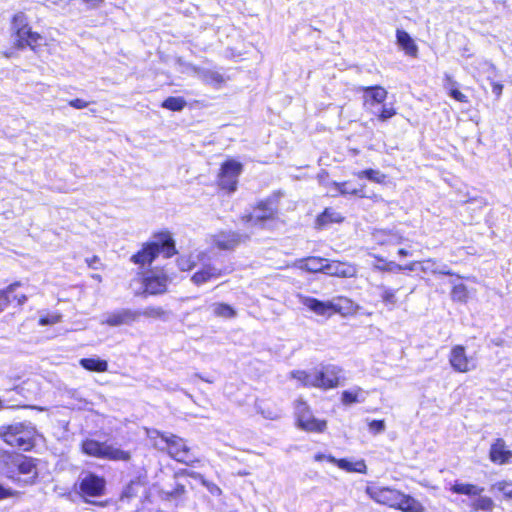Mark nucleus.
I'll list each match as a JSON object with an SVG mask.
<instances>
[{
	"mask_svg": "<svg viewBox=\"0 0 512 512\" xmlns=\"http://www.w3.org/2000/svg\"><path fill=\"white\" fill-rule=\"evenodd\" d=\"M0 473L21 486L34 484L38 477L35 459L2 449H0Z\"/></svg>",
	"mask_w": 512,
	"mask_h": 512,
	"instance_id": "nucleus-1",
	"label": "nucleus"
},
{
	"mask_svg": "<svg viewBox=\"0 0 512 512\" xmlns=\"http://www.w3.org/2000/svg\"><path fill=\"white\" fill-rule=\"evenodd\" d=\"M149 437L156 449L167 452L175 461L188 466L200 463V460L183 438L171 433H161L157 430L153 431Z\"/></svg>",
	"mask_w": 512,
	"mask_h": 512,
	"instance_id": "nucleus-2",
	"label": "nucleus"
},
{
	"mask_svg": "<svg viewBox=\"0 0 512 512\" xmlns=\"http://www.w3.org/2000/svg\"><path fill=\"white\" fill-rule=\"evenodd\" d=\"M163 253L166 258L176 254L175 242L169 232L154 235V241L143 245L142 249L131 256V262L137 265H150L156 257Z\"/></svg>",
	"mask_w": 512,
	"mask_h": 512,
	"instance_id": "nucleus-3",
	"label": "nucleus"
},
{
	"mask_svg": "<svg viewBox=\"0 0 512 512\" xmlns=\"http://www.w3.org/2000/svg\"><path fill=\"white\" fill-rule=\"evenodd\" d=\"M82 452L86 455L106 459L111 461L128 462L131 459V453L120 447L108 444L107 442H99L94 439H86L81 445Z\"/></svg>",
	"mask_w": 512,
	"mask_h": 512,
	"instance_id": "nucleus-4",
	"label": "nucleus"
},
{
	"mask_svg": "<svg viewBox=\"0 0 512 512\" xmlns=\"http://www.w3.org/2000/svg\"><path fill=\"white\" fill-rule=\"evenodd\" d=\"M34 430L23 424L10 425L0 429V437L11 447L28 451L33 445Z\"/></svg>",
	"mask_w": 512,
	"mask_h": 512,
	"instance_id": "nucleus-5",
	"label": "nucleus"
},
{
	"mask_svg": "<svg viewBox=\"0 0 512 512\" xmlns=\"http://www.w3.org/2000/svg\"><path fill=\"white\" fill-rule=\"evenodd\" d=\"M277 214V203L274 199L268 198L260 201L253 212L244 214L241 220L250 226L264 227L267 220L274 219Z\"/></svg>",
	"mask_w": 512,
	"mask_h": 512,
	"instance_id": "nucleus-6",
	"label": "nucleus"
},
{
	"mask_svg": "<svg viewBox=\"0 0 512 512\" xmlns=\"http://www.w3.org/2000/svg\"><path fill=\"white\" fill-rule=\"evenodd\" d=\"M243 172V165L234 159L226 160L220 168L218 174V186L228 193H234L237 190L238 179Z\"/></svg>",
	"mask_w": 512,
	"mask_h": 512,
	"instance_id": "nucleus-7",
	"label": "nucleus"
},
{
	"mask_svg": "<svg viewBox=\"0 0 512 512\" xmlns=\"http://www.w3.org/2000/svg\"><path fill=\"white\" fill-rule=\"evenodd\" d=\"M295 415L298 426L305 431L321 433L326 429V421L315 418L310 407L301 399L296 401Z\"/></svg>",
	"mask_w": 512,
	"mask_h": 512,
	"instance_id": "nucleus-8",
	"label": "nucleus"
},
{
	"mask_svg": "<svg viewBox=\"0 0 512 512\" xmlns=\"http://www.w3.org/2000/svg\"><path fill=\"white\" fill-rule=\"evenodd\" d=\"M106 480L94 473H86L82 476L79 483V489L83 496L100 497L104 494Z\"/></svg>",
	"mask_w": 512,
	"mask_h": 512,
	"instance_id": "nucleus-9",
	"label": "nucleus"
},
{
	"mask_svg": "<svg viewBox=\"0 0 512 512\" xmlns=\"http://www.w3.org/2000/svg\"><path fill=\"white\" fill-rule=\"evenodd\" d=\"M449 363L454 371L460 373L469 372L476 367L474 359L467 356L466 349L462 345L452 347L449 354Z\"/></svg>",
	"mask_w": 512,
	"mask_h": 512,
	"instance_id": "nucleus-10",
	"label": "nucleus"
},
{
	"mask_svg": "<svg viewBox=\"0 0 512 512\" xmlns=\"http://www.w3.org/2000/svg\"><path fill=\"white\" fill-rule=\"evenodd\" d=\"M366 493L377 503L397 508L400 491L388 487L368 486Z\"/></svg>",
	"mask_w": 512,
	"mask_h": 512,
	"instance_id": "nucleus-11",
	"label": "nucleus"
},
{
	"mask_svg": "<svg viewBox=\"0 0 512 512\" xmlns=\"http://www.w3.org/2000/svg\"><path fill=\"white\" fill-rule=\"evenodd\" d=\"M317 376L320 382V389H332L339 385L342 369L336 365L327 364L316 368Z\"/></svg>",
	"mask_w": 512,
	"mask_h": 512,
	"instance_id": "nucleus-12",
	"label": "nucleus"
},
{
	"mask_svg": "<svg viewBox=\"0 0 512 512\" xmlns=\"http://www.w3.org/2000/svg\"><path fill=\"white\" fill-rule=\"evenodd\" d=\"M359 91L363 92L364 110H372L374 105L382 106L388 95L387 90L382 86H362Z\"/></svg>",
	"mask_w": 512,
	"mask_h": 512,
	"instance_id": "nucleus-13",
	"label": "nucleus"
},
{
	"mask_svg": "<svg viewBox=\"0 0 512 512\" xmlns=\"http://www.w3.org/2000/svg\"><path fill=\"white\" fill-rule=\"evenodd\" d=\"M13 37L18 49L30 47L32 50H35L39 41L43 40L42 36L37 32H33L29 25L24 27V29L15 31Z\"/></svg>",
	"mask_w": 512,
	"mask_h": 512,
	"instance_id": "nucleus-14",
	"label": "nucleus"
},
{
	"mask_svg": "<svg viewBox=\"0 0 512 512\" xmlns=\"http://www.w3.org/2000/svg\"><path fill=\"white\" fill-rule=\"evenodd\" d=\"M168 277L159 274H147L143 278L144 292L150 295L163 294L167 291Z\"/></svg>",
	"mask_w": 512,
	"mask_h": 512,
	"instance_id": "nucleus-15",
	"label": "nucleus"
},
{
	"mask_svg": "<svg viewBox=\"0 0 512 512\" xmlns=\"http://www.w3.org/2000/svg\"><path fill=\"white\" fill-rule=\"evenodd\" d=\"M300 303L317 315H327L330 311H339V308L330 301L324 302L310 296H299Z\"/></svg>",
	"mask_w": 512,
	"mask_h": 512,
	"instance_id": "nucleus-16",
	"label": "nucleus"
},
{
	"mask_svg": "<svg viewBox=\"0 0 512 512\" xmlns=\"http://www.w3.org/2000/svg\"><path fill=\"white\" fill-rule=\"evenodd\" d=\"M139 316L140 313H138V311H133L131 309H121L108 314L103 323L113 327L128 325L136 321Z\"/></svg>",
	"mask_w": 512,
	"mask_h": 512,
	"instance_id": "nucleus-17",
	"label": "nucleus"
},
{
	"mask_svg": "<svg viewBox=\"0 0 512 512\" xmlns=\"http://www.w3.org/2000/svg\"><path fill=\"white\" fill-rule=\"evenodd\" d=\"M243 236L234 231H222L213 237V243L221 250H232L242 241Z\"/></svg>",
	"mask_w": 512,
	"mask_h": 512,
	"instance_id": "nucleus-18",
	"label": "nucleus"
},
{
	"mask_svg": "<svg viewBox=\"0 0 512 512\" xmlns=\"http://www.w3.org/2000/svg\"><path fill=\"white\" fill-rule=\"evenodd\" d=\"M489 456L492 462L502 465L510 461L512 451L506 449L505 441L502 438H498L491 445Z\"/></svg>",
	"mask_w": 512,
	"mask_h": 512,
	"instance_id": "nucleus-19",
	"label": "nucleus"
},
{
	"mask_svg": "<svg viewBox=\"0 0 512 512\" xmlns=\"http://www.w3.org/2000/svg\"><path fill=\"white\" fill-rule=\"evenodd\" d=\"M222 275L221 269L211 265L205 264L198 271H196L191 280L196 285H202L211 279H216Z\"/></svg>",
	"mask_w": 512,
	"mask_h": 512,
	"instance_id": "nucleus-20",
	"label": "nucleus"
},
{
	"mask_svg": "<svg viewBox=\"0 0 512 512\" xmlns=\"http://www.w3.org/2000/svg\"><path fill=\"white\" fill-rule=\"evenodd\" d=\"M355 273V268L351 265L326 259L324 274L338 277H351Z\"/></svg>",
	"mask_w": 512,
	"mask_h": 512,
	"instance_id": "nucleus-21",
	"label": "nucleus"
},
{
	"mask_svg": "<svg viewBox=\"0 0 512 512\" xmlns=\"http://www.w3.org/2000/svg\"><path fill=\"white\" fill-rule=\"evenodd\" d=\"M197 77L205 84L219 87L224 82V77L217 71L193 66Z\"/></svg>",
	"mask_w": 512,
	"mask_h": 512,
	"instance_id": "nucleus-22",
	"label": "nucleus"
},
{
	"mask_svg": "<svg viewBox=\"0 0 512 512\" xmlns=\"http://www.w3.org/2000/svg\"><path fill=\"white\" fill-rule=\"evenodd\" d=\"M291 378L296 379L304 387L320 388V382L317 376L316 368L311 371L294 370L290 373Z\"/></svg>",
	"mask_w": 512,
	"mask_h": 512,
	"instance_id": "nucleus-23",
	"label": "nucleus"
},
{
	"mask_svg": "<svg viewBox=\"0 0 512 512\" xmlns=\"http://www.w3.org/2000/svg\"><path fill=\"white\" fill-rule=\"evenodd\" d=\"M19 286V283L11 284L7 289L0 290V312L13 300H16L19 305L26 301L24 294H14L15 289Z\"/></svg>",
	"mask_w": 512,
	"mask_h": 512,
	"instance_id": "nucleus-24",
	"label": "nucleus"
},
{
	"mask_svg": "<svg viewBox=\"0 0 512 512\" xmlns=\"http://www.w3.org/2000/svg\"><path fill=\"white\" fill-rule=\"evenodd\" d=\"M396 509L402 512H425V507L417 499L402 492Z\"/></svg>",
	"mask_w": 512,
	"mask_h": 512,
	"instance_id": "nucleus-25",
	"label": "nucleus"
},
{
	"mask_svg": "<svg viewBox=\"0 0 512 512\" xmlns=\"http://www.w3.org/2000/svg\"><path fill=\"white\" fill-rule=\"evenodd\" d=\"M327 461L337 465L340 469H343L347 472H358V473H366V464L363 460L352 463L346 459H336L332 455L327 457Z\"/></svg>",
	"mask_w": 512,
	"mask_h": 512,
	"instance_id": "nucleus-26",
	"label": "nucleus"
},
{
	"mask_svg": "<svg viewBox=\"0 0 512 512\" xmlns=\"http://www.w3.org/2000/svg\"><path fill=\"white\" fill-rule=\"evenodd\" d=\"M326 259L321 257H308L298 261V267L311 273H324Z\"/></svg>",
	"mask_w": 512,
	"mask_h": 512,
	"instance_id": "nucleus-27",
	"label": "nucleus"
},
{
	"mask_svg": "<svg viewBox=\"0 0 512 512\" xmlns=\"http://www.w3.org/2000/svg\"><path fill=\"white\" fill-rule=\"evenodd\" d=\"M396 38L397 43L405 50L406 54L413 57L417 55L418 48L406 31L398 29L396 32Z\"/></svg>",
	"mask_w": 512,
	"mask_h": 512,
	"instance_id": "nucleus-28",
	"label": "nucleus"
},
{
	"mask_svg": "<svg viewBox=\"0 0 512 512\" xmlns=\"http://www.w3.org/2000/svg\"><path fill=\"white\" fill-rule=\"evenodd\" d=\"M451 491L456 494H463L474 497L479 496L484 491V488L474 484L456 482L451 487Z\"/></svg>",
	"mask_w": 512,
	"mask_h": 512,
	"instance_id": "nucleus-29",
	"label": "nucleus"
},
{
	"mask_svg": "<svg viewBox=\"0 0 512 512\" xmlns=\"http://www.w3.org/2000/svg\"><path fill=\"white\" fill-rule=\"evenodd\" d=\"M363 390L360 387H354L351 390L342 392L341 401L344 405H351L353 403L364 402Z\"/></svg>",
	"mask_w": 512,
	"mask_h": 512,
	"instance_id": "nucleus-30",
	"label": "nucleus"
},
{
	"mask_svg": "<svg viewBox=\"0 0 512 512\" xmlns=\"http://www.w3.org/2000/svg\"><path fill=\"white\" fill-rule=\"evenodd\" d=\"M472 512L484 511L492 512L495 507L494 501L487 496H481V494L471 502Z\"/></svg>",
	"mask_w": 512,
	"mask_h": 512,
	"instance_id": "nucleus-31",
	"label": "nucleus"
},
{
	"mask_svg": "<svg viewBox=\"0 0 512 512\" xmlns=\"http://www.w3.org/2000/svg\"><path fill=\"white\" fill-rule=\"evenodd\" d=\"M80 365L86 370L95 372H105L108 369L107 361L95 358H83L80 360Z\"/></svg>",
	"mask_w": 512,
	"mask_h": 512,
	"instance_id": "nucleus-32",
	"label": "nucleus"
},
{
	"mask_svg": "<svg viewBox=\"0 0 512 512\" xmlns=\"http://www.w3.org/2000/svg\"><path fill=\"white\" fill-rule=\"evenodd\" d=\"M380 290V298L382 302L391 310L397 304L396 290L391 289L385 285L378 286Z\"/></svg>",
	"mask_w": 512,
	"mask_h": 512,
	"instance_id": "nucleus-33",
	"label": "nucleus"
},
{
	"mask_svg": "<svg viewBox=\"0 0 512 512\" xmlns=\"http://www.w3.org/2000/svg\"><path fill=\"white\" fill-rule=\"evenodd\" d=\"M343 220V217L340 213L336 212L332 208H326L322 214H320L317 218V223L320 226L326 225L328 223H338Z\"/></svg>",
	"mask_w": 512,
	"mask_h": 512,
	"instance_id": "nucleus-34",
	"label": "nucleus"
},
{
	"mask_svg": "<svg viewBox=\"0 0 512 512\" xmlns=\"http://www.w3.org/2000/svg\"><path fill=\"white\" fill-rule=\"evenodd\" d=\"M211 308L216 317L229 319L236 316L235 309L226 303H214Z\"/></svg>",
	"mask_w": 512,
	"mask_h": 512,
	"instance_id": "nucleus-35",
	"label": "nucleus"
},
{
	"mask_svg": "<svg viewBox=\"0 0 512 512\" xmlns=\"http://www.w3.org/2000/svg\"><path fill=\"white\" fill-rule=\"evenodd\" d=\"M354 175L359 179H368L371 182L375 183H383L385 181L386 176L379 170L375 169H366L362 171L355 172Z\"/></svg>",
	"mask_w": 512,
	"mask_h": 512,
	"instance_id": "nucleus-36",
	"label": "nucleus"
},
{
	"mask_svg": "<svg viewBox=\"0 0 512 512\" xmlns=\"http://www.w3.org/2000/svg\"><path fill=\"white\" fill-rule=\"evenodd\" d=\"M332 185L336 191L340 193V195H354L364 197L363 188H351L348 182L338 183L333 181Z\"/></svg>",
	"mask_w": 512,
	"mask_h": 512,
	"instance_id": "nucleus-37",
	"label": "nucleus"
},
{
	"mask_svg": "<svg viewBox=\"0 0 512 512\" xmlns=\"http://www.w3.org/2000/svg\"><path fill=\"white\" fill-rule=\"evenodd\" d=\"M186 106V101L183 97H168L166 98L161 107L171 111H181Z\"/></svg>",
	"mask_w": 512,
	"mask_h": 512,
	"instance_id": "nucleus-38",
	"label": "nucleus"
},
{
	"mask_svg": "<svg viewBox=\"0 0 512 512\" xmlns=\"http://www.w3.org/2000/svg\"><path fill=\"white\" fill-rule=\"evenodd\" d=\"M396 113H397L396 109H395V107L392 104L387 105V104L384 103L381 106V109H380L378 115L376 116V119L379 122H386L389 119H391L393 116H395Z\"/></svg>",
	"mask_w": 512,
	"mask_h": 512,
	"instance_id": "nucleus-39",
	"label": "nucleus"
},
{
	"mask_svg": "<svg viewBox=\"0 0 512 512\" xmlns=\"http://www.w3.org/2000/svg\"><path fill=\"white\" fill-rule=\"evenodd\" d=\"M28 25H29L28 19H27V16L25 15V13L18 12L13 16L12 22H11V27H12L13 32H15L19 29H24V27H26Z\"/></svg>",
	"mask_w": 512,
	"mask_h": 512,
	"instance_id": "nucleus-40",
	"label": "nucleus"
},
{
	"mask_svg": "<svg viewBox=\"0 0 512 512\" xmlns=\"http://www.w3.org/2000/svg\"><path fill=\"white\" fill-rule=\"evenodd\" d=\"M138 313H140V316L142 315L148 318H161L165 314V311L161 307L150 306L142 311H138Z\"/></svg>",
	"mask_w": 512,
	"mask_h": 512,
	"instance_id": "nucleus-41",
	"label": "nucleus"
},
{
	"mask_svg": "<svg viewBox=\"0 0 512 512\" xmlns=\"http://www.w3.org/2000/svg\"><path fill=\"white\" fill-rule=\"evenodd\" d=\"M493 487L500 491L505 497L512 499V482H497Z\"/></svg>",
	"mask_w": 512,
	"mask_h": 512,
	"instance_id": "nucleus-42",
	"label": "nucleus"
},
{
	"mask_svg": "<svg viewBox=\"0 0 512 512\" xmlns=\"http://www.w3.org/2000/svg\"><path fill=\"white\" fill-rule=\"evenodd\" d=\"M61 318L62 316L60 314H47L45 316L40 317L39 324L41 326L56 324L61 321Z\"/></svg>",
	"mask_w": 512,
	"mask_h": 512,
	"instance_id": "nucleus-43",
	"label": "nucleus"
},
{
	"mask_svg": "<svg viewBox=\"0 0 512 512\" xmlns=\"http://www.w3.org/2000/svg\"><path fill=\"white\" fill-rule=\"evenodd\" d=\"M385 430V422L384 420H372L369 423V431L378 434Z\"/></svg>",
	"mask_w": 512,
	"mask_h": 512,
	"instance_id": "nucleus-44",
	"label": "nucleus"
},
{
	"mask_svg": "<svg viewBox=\"0 0 512 512\" xmlns=\"http://www.w3.org/2000/svg\"><path fill=\"white\" fill-rule=\"evenodd\" d=\"M448 94L451 98L458 102L468 103V97L459 90V87L451 90Z\"/></svg>",
	"mask_w": 512,
	"mask_h": 512,
	"instance_id": "nucleus-45",
	"label": "nucleus"
},
{
	"mask_svg": "<svg viewBox=\"0 0 512 512\" xmlns=\"http://www.w3.org/2000/svg\"><path fill=\"white\" fill-rule=\"evenodd\" d=\"M459 87V83L455 81L449 74H445L444 77V88L449 93L451 90Z\"/></svg>",
	"mask_w": 512,
	"mask_h": 512,
	"instance_id": "nucleus-46",
	"label": "nucleus"
},
{
	"mask_svg": "<svg viewBox=\"0 0 512 512\" xmlns=\"http://www.w3.org/2000/svg\"><path fill=\"white\" fill-rule=\"evenodd\" d=\"M177 263H178V267L182 271L190 270L194 266V264L191 262V260L186 257L178 258Z\"/></svg>",
	"mask_w": 512,
	"mask_h": 512,
	"instance_id": "nucleus-47",
	"label": "nucleus"
},
{
	"mask_svg": "<svg viewBox=\"0 0 512 512\" xmlns=\"http://www.w3.org/2000/svg\"><path fill=\"white\" fill-rule=\"evenodd\" d=\"M435 265V263L432 261V260H427L424 262V266H423V270H431L432 272L434 273H440V274H443V275H450L451 273L445 269H441V270H436L433 268V266Z\"/></svg>",
	"mask_w": 512,
	"mask_h": 512,
	"instance_id": "nucleus-48",
	"label": "nucleus"
},
{
	"mask_svg": "<svg viewBox=\"0 0 512 512\" xmlns=\"http://www.w3.org/2000/svg\"><path fill=\"white\" fill-rule=\"evenodd\" d=\"M69 105L75 109H83L89 105V102H87L83 99L76 98V99L69 101Z\"/></svg>",
	"mask_w": 512,
	"mask_h": 512,
	"instance_id": "nucleus-49",
	"label": "nucleus"
},
{
	"mask_svg": "<svg viewBox=\"0 0 512 512\" xmlns=\"http://www.w3.org/2000/svg\"><path fill=\"white\" fill-rule=\"evenodd\" d=\"M491 85L493 94L499 99L502 95L503 85L497 82H492Z\"/></svg>",
	"mask_w": 512,
	"mask_h": 512,
	"instance_id": "nucleus-50",
	"label": "nucleus"
},
{
	"mask_svg": "<svg viewBox=\"0 0 512 512\" xmlns=\"http://www.w3.org/2000/svg\"><path fill=\"white\" fill-rule=\"evenodd\" d=\"M204 486L207 487V489L212 493V494H215V495H220L221 494V489L215 485L214 483H210L208 481H206V484H203Z\"/></svg>",
	"mask_w": 512,
	"mask_h": 512,
	"instance_id": "nucleus-51",
	"label": "nucleus"
},
{
	"mask_svg": "<svg viewBox=\"0 0 512 512\" xmlns=\"http://www.w3.org/2000/svg\"><path fill=\"white\" fill-rule=\"evenodd\" d=\"M184 474L194 479L200 480L202 484H206V480L204 479V477L197 472L184 470Z\"/></svg>",
	"mask_w": 512,
	"mask_h": 512,
	"instance_id": "nucleus-52",
	"label": "nucleus"
},
{
	"mask_svg": "<svg viewBox=\"0 0 512 512\" xmlns=\"http://www.w3.org/2000/svg\"><path fill=\"white\" fill-rule=\"evenodd\" d=\"M403 241V237L397 233L391 234L388 243L399 244Z\"/></svg>",
	"mask_w": 512,
	"mask_h": 512,
	"instance_id": "nucleus-53",
	"label": "nucleus"
},
{
	"mask_svg": "<svg viewBox=\"0 0 512 512\" xmlns=\"http://www.w3.org/2000/svg\"><path fill=\"white\" fill-rule=\"evenodd\" d=\"M382 270L391 271V270H402L403 267L399 264H396L395 262H389L386 264L385 267L381 268Z\"/></svg>",
	"mask_w": 512,
	"mask_h": 512,
	"instance_id": "nucleus-54",
	"label": "nucleus"
},
{
	"mask_svg": "<svg viewBox=\"0 0 512 512\" xmlns=\"http://www.w3.org/2000/svg\"><path fill=\"white\" fill-rule=\"evenodd\" d=\"M12 495L10 489L5 488L2 484H0V500L8 498Z\"/></svg>",
	"mask_w": 512,
	"mask_h": 512,
	"instance_id": "nucleus-55",
	"label": "nucleus"
},
{
	"mask_svg": "<svg viewBox=\"0 0 512 512\" xmlns=\"http://www.w3.org/2000/svg\"><path fill=\"white\" fill-rule=\"evenodd\" d=\"M86 262L90 268L97 269L96 264L99 263V258L97 256H93L92 258L86 259Z\"/></svg>",
	"mask_w": 512,
	"mask_h": 512,
	"instance_id": "nucleus-56",
	"label": "nucleus"
},
{
	"mask_svg": "<svg viewBox=\"0 0 512 512\" xmlns=\"http://www.w3.org/2000/svg\"><path fill=\"white\" fill-rule=\"evenodd\" d=\"M380 109H381V105H374L372 110H365V111L376 117L378 115Z\"/></svg>",
	"mask_w": 512,
	"mask_h": 512,
	"instance_id": "nucleus-57",
	"label": "nucleus"
},
{
	"mask_svg": "<svg viewBox=\"0 0 512 512\" xmlns=\"http://www.w3.org/2000/svg\"><path fill=\"white\" fill-rule=\"evenodd\" d=\"M328 456H329V455H325V454H323V453H317V454H315V456H314V460H315V461H317V462H320V461H323V460H327V457H328Z\"/></svg>",
	"mask_w": 512,
	"mask_h": 512,
	"instance_id": "nucleus-58",
	"label": "nucleus"
},
{
	"mask_svg": "<svg viewBox=\"0 0 512 512\" xmlns=\"http://www.w3.org/2000/svg\"><path fill=\"white\" fill-rule=\"evenodd\" d=\"M458 292H464V286L459 285V286L454 287V289H453L454 297H456L458 295Z\"/></svg>",
	"mask_w": 512,
	"mask_h": 512,
	"instance_id": "nucleus-59",
	"label": "nucleus"
},
{
	"mask_svg": "<svg viewBox=\"0 0 512 512\" xmlns=\"http://www.w3.org/2000/svg\"><path fill=\"white\" fill-rule=\"evenodd\" d=\"M329 193L332 197H336L337 195H339L340 193L336 191V189L333 187L332 183L330 184V187H329Z\"/></svg>",
	"mask_w": 512,
	"mask_h": 512,
	"instance_id": "nucleus-60",
	"label": "nucleus"
},
{
	"mask_svg": "<svg viewBox=\"0 0 512 512\" xmlns=\"http://www.w3.org/2000/svg\"><path fill=\"white\" fill-rule=\"evenodd\" d=\"M398 255L401 256V257H406L409 255V252L406 250V249H399L398 250Z\"/></svg>",
	"mask_w": 512,
	"mask_h": 512,
	"instance_id": "nucleus-61",
	"label": "nucleus"
},
{
	"mask_svg": "<svg viewBox=\"0 0 512 512\" xmlns=\"http://www.w3.org/2000/svg\"><path fill=\"white\" fill-rule=\"evenodd\" d=\"M266 418H270V419H275L278 417L277 414H272V413H268L266 415H264Z\"/></svg>",
	"mask_w": 512,
	"mask_h": 512,
	"instance_id": "nucleus-62",
	"label": "nucleus"
},
{
	"mask_svg": "<svg viewBox=\"0 0 512 512\" xmlns=\"http://www.w3.org/2000/svg\"><path fill=\"white\" fill-rule=\"evenodd\" d=\"M485 65L489 66L491 69H495L494 65L488 61H485Z\"/></svg>",
	"mask_w": 512,
	"mask_h": 512,
	"instance_id": "nucleus-63",
	"label": "nucleus"
},
{
	"mask_svg": "<svg viewBox=\"0 0 512 512\" xmlns=\"http://www.w3.org/2000/svg\"><path fill=\"white\" fill-rule=\"evenodd\" d=\"M239 474H240V475H248V473H247V472H245V471H242V472H240Z\"/></svg>",
	"mask_w": 512,
	"mask_h": 512,
	"instance_id": "nucleus-64",
	"label": "nucleus"
}]
</instances>
